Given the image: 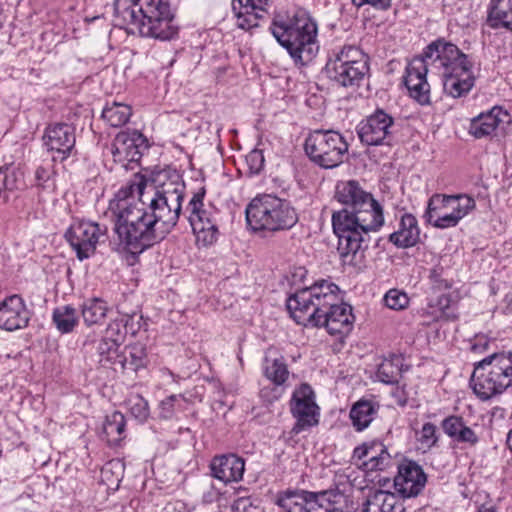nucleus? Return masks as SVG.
<instances>
[{
  "label": "nucleus",
  "instance_id": "f257e3e1",
  "mask_svg": "<svg viewBox=\"0 0 512 512\" xmlns=\"http://www.w3.org/2000/svg\"><path fill=\"white\" fill-rule=\"evenodd\" d=\"M184 192L175 170L158 172L152 183L136 175L122 187L108 207L122 249L139 254L163 240L179 220Z\"/></svg>",
  "mask_w": 512,
  "mask_h": 512
},
{
  "label": "nucleus",
  "instance_id": "f03ea898",
  "mask_svg": "<svg viewBox=\"0 0 512 512\" xmlns=\"http://www.w3.org/2000/svg\"><path fill=\"white\" fill-rule=\"evenodd\" d=\"M334 198L344 207L332 213V228L338 237L337 251L343 265L360 269L365 265V252L370 232L384 224L381 205L355 180L336 185Z\"/></svg>",
  "mask_w": 512,
  "mask_h": 512
},
{
  "label": "nucleus",
  "instance_id": "7ed1b4c3",
  "mask_svg": "<svg viewBox=\"0 0 512 512\" xmlns=\"http://www.w3.org/2000/svg\"><path fill=\"white\" fill-rule=\"evenodd\" d=\"M339 288L327 281L298 290L287 299V309L297 324L325 327L329 334L344 336L353 327L352 308L339 302Z\"/></svg>",
  "mask_w": 512,
  "mask_h": 512
},
{
  "label": "nucleus",
  "instance_id": "20e7f679",
  "mask_svg": "<svg viewBox=\"0 0 512 512\" xmlns=\"http://www.w3.org/2000/svg\"><path fill=\"white\" fill-rule=\"evenodd\" d=\"M116 19L126 29L143 37L170 40L178 33L170 0H129L117 3Z\"/></svg>",
  "mask_w": 512,
  "mask_h": 512
},
{
  "label": "nucleus",
  "instance_id": "39448f33",
  "mask_svg": "<svg viewBox=\"0 0 512 512\" xmlns=\"http://www.w3.org/2000/svg\"><path fill=\"white\" fill-rule=\"evenodd\" d=\"M429 65L443 68V72L472 67L468 56L462 53L455 44L444 40H437L429 44L422 57H416L408 64L404 77V83L410 96L421 105L430 103V85L426 78Z\"/></svg>",
  "mask_w": 512,
  "mask_h": 512
},
{
  "label": "nucleus",
  "instance_id": "423d86ee",
  "mask_svg": "<svg viewBox=\"0 0 512 512\" xmlns=\"http://www.w3.org/2000/svg\"><path fill=\"white\" fill-rule=\"evenodd\" d=\"M271 32L281 46L287 49L295 64L310 63L319 51L317 24L307 13L300 11L292 17L277 16Z\"/></svg>",
  "mask_w": 512,
  "mask_h": 512
},
{
  "label": "nucleus",
  "instance_id": "0eeeda50",
  "mask_svg": "<svg viewBox=\"0 0 512 512\" xmlns=\"http://www.w3.org/2000/svg\"><path fill=\"white\" fill-rule=\"evenodd\" d=\"M245 212L247 225L255 232L288 230L298 221L290 203L272 194L256 196L248 204Z\"/></svg>",
  "mask_w": 512,
  "mask_h": 512
},
{
  "label": "nucleus",
  "instance_id": "6e6552de",
  "mask_svg": "<svg viewBox=\"0 0 512 512\" xmlns=\"http://www.w3.org/2000/svg\"><path fill=\"white\" fill-rule=\"evenodd\" d=\"M470 384L482 400L501 394L512 386V352L493 353L478 362Z\"/></svg>",
  "mask_w": 512,
  "mask_h": 512
},
{
  "label": "nucleus",
  "instance_id": "1a4fd4ad",
  "mask_svg": "<svg viewBox=\"0 0 512 512\" xmlns=\"http://www.w3.org/2000/svg\"><path fill=\"white\" fill-rule=\"evenodd\" d=\"M369 72L368 56L355 45L334 51L325 65L327 77L342 87H358Z\"/></svg>",
  "mask_w": 512,
  "mask_h": 512
},
{
  "label": "nucleus",
  "instance_id": "9d476101",
  "mask_svg": "<svg viewBox=\"0 0 512 512\" xmlns=\"http://www.w3.org/2000/svg\"><path fill=\"white\" fill-rule=\"evenodd\" d=\"M305 152L312 162L325 169L335 168L343 162L349 145L334 130H315L305 140Z\"/></svg>",
  "mask_w": 512,
  "mask_h": 512
},
{
  "label": "nucleus",
  "instance_id": "9b49d317",
  "mask_svg": "<svg viewBox=\"0 0 512 512\" xmlns=\"http://www.w3.org/2000/svg\"><path fill=\"white\" fill-rule=\"evenodd\" d=\"M475 206L474 198L468 195L434 194L428 201L425 217L436 228H451L474 210Z\"/></svg>",
  "mask_w": 512,
  "mask_h": 512
},
{
  "label": "nucleus",
  "instance_id": "f8f14e48",
  "mask_svg": "<svg viewBox=\"0 0 512 512\" xmlns=\"http://www.w3.org/2000/svg\"><path fill=\"white\" fill-rule=\"evenodd\" d=\"M65 238L76 252L79 260L88 259L96 250L97 244L107 238V227L95 222L74 221L65 233Z\"/></svg>",
  "mask_w": 512,
  "mask_h": 512
},
{
  "label": "nucleus",
  "instance_id": "ddd939ff",
  "mask_svg": "<svg viewBox=\"0 0 512 512\" xmlns=\"http://www.w3.org/2000/svg\"><path fill=\"white\" fill-rule=\"evenodd\" d=\"M43 143L53 153V161H64L76 154L75 128L68 123H53L46 127Z\"/></svg>",
  "mask_w": 512,
  "mask_h": 512
},
{
  "label": "nucleus",
  "instance_id": "4468645a",
  "mask_svg": "<svg viewBox=\"0 0 512 512\" xmlns=\"http://www.w3.org/2000/svg\"><path fill=\"white\" fill-rule=\"evenodd\" d=\"M393 118L385 111L378 109L358 126V136L362 143L377 146L390 138L393 128Z\"/></svg>",
  "mask_w": 512,
  "mask_h": 512
},
{
  "label": "nucleus",
  "instance_id": "2eb2a0df",
  "mask_svg": "<svg viewBox=\"0 0 512 512\" xmlns=\"http://www.w3.org/2000/svg\"><path fill=\"white\" fill-rule=\"evenodd\" d=\"M317 405L314 401L313 391L307 384L301 385L293 393L291 400V412L297 419V422L293 428L295 433H299L306 427L317 424Z\"/></svg>",
  "mask_w": 512,
  "mask_h": 512
},
{
  "label": "nucleus",
  "instance_id": "dca6fc26",
  "mask_svg": "<svg viewBox=\"0 0 512 512\" xmlns=\"http://www.w3.org/2000/svg\"><path fill=\"white\" fill-rule=\"evenodd\" d=\"M30 312L23 298L14 294L0 301V328L15 331L28 326Z\"/></svg>",
  "mask_w": 512,
  "mask_h": 512
},
{
  "label": "nucleus",
  "instance_id": "f3484780",
  "mask_svg": "<svg viewBox=\"0 0 512 512\" xmlns=\"http://www.w3.org/2000/svg\"><path fill=\"white\" fill-rule=\"evenodd\" d=\"M340 494L335 490L320 492L286 490L277 495L276 504L284 512H306L308 503L312 498L321 497L323 501L335 503Z\"/></svg>",
  "mask_w": 512,
  "mask_h": 512
},
{
  "label": "nucleus",
  "instance_id": "a211bd4d",
  "mask_svg": "<svg viewBox=\"0 0 512 512\" xmlns=\"http://www.w3.org/2000/svg\"><path fill=\"white\" fill-rule=\"evenodd\" d=\"M426 483V476L422 468L412 461H406L398 466V473L394 478V486L403 497L417 496Z\"/></svg>",
  "mask_w": 512,
  "mask_h": 512
},
{
  "label": "nucleus",
  "instance_id": "6ab92c4d",
  "mask_svg": "<svg viewBox=\"0 0 512 512\" xmlns=\"http://www.w3.org/2000/svg\"><path fill=\"white\" fill-rule=\"evenodd\" d=\"M145 138L137 130L119 132L112 145V154L115 161L134 162L141 158L140 148Z\"/></svg>",
  "mask_w": 512,
  "mask_h": 512
},
{
  "label": "nucleus",
  "instance_id": "aec40b11",
  "mask_svg": "<svg viewBox=\"0 0 512 512\" xmlns=\"http://www.w3.org/2000/svg\"><path fill=\"white\" fill-rule=\"evenodd\" d=\"M510 122L509 113L499 106L474 117L469 125V133L477 139L492 136L498 127Z\"/></svg>",
  "mask_w": 512,
  "mask_h": 512
},
{
  "label": "nucleus",
  "instance_id": "412c9836",
  "mask_svg": "<svg viewBox=\"0 0 512 512\" xmlns=\"http://www.w3.org/2000/svg\"><path fill=\"white\" fill-rule=\"evenodd\" d=\"M269 0H232L237 27L249 30L258 26V20L267 13Z\"/></svg>",
  "mask_w": 512,
  "mask_h": 512
},
{
  "label": "nucleus",
  "instance_id": "4be33fe9",
  "mask_svg": "<svg viewBox=\"0 0 512 512\" xmlns=\"http://www.w3.org/2000/svg\"><path fill=\"white\" fill-rule=\"evenodd\" d=\"M211 470L213 476L224 483L237 482L243 477L245 462L235 454L222 455L212 460Z\"/></svg>",
  "mask_w": 512,
  "mask_h": 512
},
{
  "label": "nucleus",
  "instance_id": "5701e85b",
  "mask_svg": "<svg viewBox=\"0 0 512 512\" xmlns=\"http://www.w3.org/2000/svg\"><path fill=\"white\" fill-rule=\"evenodd\" d=\"M442 75L444 92L453 98L465 96L474 86L475 78L472 73V67L461 68L452 72H443Z\"/></svg>",
  "mask_w": 512,
  "mask_h": 512
},
{
  "label": "nucleus",
  "instance_id": "b1692460",
  "mask_svg": "<svg viewBox=\"0 0 512 512\" xmlns=\"http://www.w3.org/2000/svg\"><path fill=\"white\" fill-rule=\"evenodd\" d=\"M420 239V229L415 216L405 213L401 217L399 229L390 234L389 240L399 248L416 245Z\"/></svg>",
  "mask_w": 512,
  "mask_h": 512
},
{
  "label": "nucleus",
  "instance_id": "393cba45",
  "mask_svg": "<svg viewBox=\"0 0 512 512\" xmlns=\"http://www.w3.org/2000/svg\"><path fill=\"white\" fill-rule=\"evenodd\" d=\"M204 197L205 189L201 188L198 192L194 193L187 205L186 211L189 213L188 220L192 229L196 228L197 221L203 225L206 221L213 222L218 218V212L214 207H205Z\"/></svg>",
  "mask_w": 512,
  "mask_h": 512
},
{
  "label": "nucleus",
  "instance_id": "a878e982",
  "mask_svg": "<svg viewBox=\"0 0 512 512\" xmlns=\"http://www.w3.org/2000/svg\"><path fill=\"white\" fill-rule=\"evenodd\" d=\"M120 346L115 340H110V338L103 336L97 345L99 363L103 367H109L114 370H117L118 367L125 370L126 357L119 352Z\"/></svg>",
  "mask_w": 512,
  "mask_h": 512
},
{
  "label": "nucleus",
  "instance_id": "bb28decb",
  "mask_svg": "<svg viewBox=\"0 0 512 512\" xmlns=\"http://www.w3.org/2000/svg\"><path fill=\"white\" fill-rule=\"evenodd\" d=\"M397 497L384 490L369 491L362 512H396Z\"/></svg>",
  "mask_w": 512,
  "mask_h": 512
},
{
  "label": "nucleus",
  "instance_id": "cd10ccee",
  "mask_svg": "<svg viewBox=\"0 0 512 512\" xmlns=\"http://www.w3.org/2000/svg\"><path fill=\"white\" fill-rule=\"evenodd\" d=\"M443 431L454 441L474 445L478 442L475 432L465 425L461 417L449 416L442 421Z\"/></svg>",
  "mask_w": 512,
  "mask_h": 512
},
{
  "label": "nucleus",
  "instance_id": "c85d7f7f",
  "mask_svg": "<svg viewBox=\"0 0 512 512\" xmlns=\"http://www.w3.org/2000/svg\"><path fill=\"white\" fill-rule=\"evenodd\" d=\"M378 411V405L366 399L357 401L350 410V419L357 431L367 428Z\"/></svg>",
  "mask_w": 512,
  "mask_h": 512
},
{
  "label": "nucleus",
  "instance_id": "c756f323",
  "mask_svg": "<svg viewBox=\"0 0 512 512\" xmlns=\"http://www.w3.org/2000/svg\"><path fill=\"white\" fill-rule=\"evenodd\" d=\"M488 21L492 27L503 26L512 30V0H491Z\"/></svg>",
  "mask_w": 512,
  "mask_h": 512
},
{
  "label": "nucleus",
  "instance_id": "7c9ffc66",
  "mask_svg": "<svg viewBox=\"0 0 512 512\" xmlns=\"http://www.w3.org/2000/svg\"><path fill=\"white\" fill-rule=\"evenodd\" d=\"M126 420L119 411L107 415L103 423V434L109 445H117L125 438Z\"/></svg>",
  "mask_w": 512,
  "mask_h": 512
},
{
  "label": "nucleus",
  "instance_id": "2f4dec72",
  "mask_svg": "<svg viewBox=\"0 0 512 512\" xmlns=\"http://www.w3.org/2000/svg\"><path fill=\"white\" fill-rule=\"evenodd\" d=\"M402 368V356L393 354L380 363L376 375L377 378L385 384H397L401 377Z\"/></svg>",
  "mask_w": 512,
  "mask_h": 512
},
{
  "label": "nucleus",
  "instance_id": "473e14b6",
  "mask_svg": "<svg viewBox=\"0 0 512 512\" xmlns=\"http://www.w3.org/2000/svg\"><path fill=\"white\" fill-rule=\"evenodd\" d=\"M109 308L100 298H91L82 305V317L87 326L100 325L106 318Z\"/></svg>",
  "mask_w": 512,
  "mask_h": 512
},
{
  "label": "nucleus",
  "instance_id": "72a5a7b5",
  "mask_svg": "<svg viewBox=\"0 0 512 512\" xmlns=\"http://www.w3.org/2000/svg\"><path fill=\"white\" fill-rule=\"evenodd\" d=\"M131 114L130 106L114 102L103 109L102 118L109 123L110 126L117 128L125 125L130 119Z\"/></svg>",
  "mask_w": 512,
  "mask_h": 512
},
{
  "label": "nucleus",
  "instance_id": "f704fd0d",
  "mask_svg": "<svg viewBox=\"0 0 512 512\" xmlns=\"http://www.w3.org/2000/svg\"><path fill=\"white\" fill-rule=\"evenodd\" d=\"M52 320L61 333H69L78 323L76 309L70 305L57 307L53 311Z\"/></svg>",
  "mask_w": 512,
  "mask_h": 512
},
{
  "label": "nucleus",
  "instance_id": "c9c22d12",
  "mask_svg": "<svg viewBox=\"0 0 512 512\" xmlns=\"http://www.w3.org/2000/svg\"><path fill=\"white\" fill-rule=\"evenodd\" d=\"M264 374L268 380H270L276 386H280L285 383L289 377V371L284 359L265 358Z\"/></svg>",
  "mask_w": 512,
  "mask_h": 512
},
{
  "label": "nucleus",
  "instance_id": "e433bc0d",
  "mask_svg": "<svg viewBox=\"0 0 512 512\" xmlns=\"http://www.w3.org/2000/svg\"><path fill=\"white\" fill-rule=\"evenodd\" d=\"M193 233L196 236V242L198 245L208 247L213 245L218 240L219 230L218 221L205 222L203 225L201 222H196V228H193Z\"/></svg>",
  "mask_w": 512,
  "mask_h": 512
},
{
  "label": "nucleus",
  "instance_id": "4c0bfd02",
  "mask_svg": "<svg viewBox=\"0 0 512 512\" xmlns=\"http://www.w3.org/2000/svg\"><path fill=\"white\" fill-rule=\"evenodd\" d=\"M23 185V172L17 168H0V198L6 191L19 189Z\"/></svg>",
  "mask_w": 512,
  "mask_h": 512
},
{
  "label": "nucleus",
  "instance_id": "58836bf2",
  "mask_svg": "<svg viewBox=\"0 0 512 512\" xmlns=\"http://www.w3.org/2000/svg\"><path fill=\"white\" fill-rule=\"evenodd\" d=\"M415 434L418 448L424 452L430 450L438 442L437 427L431 422L424 423Z\"/></svg>",
  "mask_w": 512,
  "mask_h": 512
},
{
  "label": "nucleus",
  "instance_id": "ea45409f",
  "mask_svg": "<svg viewBox=\"0 0 512 512\" xmlns=\"http://www.w3.org/2000/svg\"><path fill=\"white\" fill-rule=\"evenodd\" d=\"M385 449V445L381 442L363 443L354 449L353 459L356 461V464L359 465V463L364 460H373Z\"/></svg>",
  "mask_w": 512,
  "mask_h": 512
},
{
  "label": "nucleus",
  "instance_id": "a19ab883",
  "mask_svg": "<svg viewBox=\"0 0 512 512\" xmlns=\"http://www.w3.org/2000/svg\"><path fill=\"white\" fill-rule=\"evenodd\" d=\"M131 318L132 317L129 315H121L119 318L111 321L105 331L104 336L110 338V340H115L116 343L121 345L127 333L126 327L128 321Z\"/></svg>",
  "mask_w": 512,
  "mask_h": 512
},
{
  "label": "nucleus",
  "instance_id": "79ce46f5",
  "mask_svg": "<svg viewBox=\"0 0 512 512\" xmlns=\"http://www.w3.org/2000/svg\"><path fill=\"white\" fill-rule=\"evenodd\" d=\"M131 415L139 422H144L149 417V405L141 395L131 396L129 401Z\"/></svg>",
  "mask_w": 512,
  "mask_h": 512
},
{
  "label": "nucleus",
  "instance_id": "37998d69",
  "mask_svg": "<svg viewBox=\"0 0 512 512\" xmlns=\"http://www.w3.org/2000/svg\"><path fill=\"white\" fill-rule=\"evenodd\" d=\"M451 304V298L447 294L439 295L435 300L431 299L428 308L431 309V315L434 320L442 317H449L448 309Z\"/></svg>",
  "mask_w": 512,
  "mask_h": 512
},
{
  "label": "nucleus",
  "instance_id": "c03bdc74",
  "mask_svg": "<svg viewBox=\"0 0 512 512\" xmlns=\"http://www.w3.org/2000/svg\"><path fill=\"white\" fill-rule=\"evenodd\" d=\"M129 357V361L126 359V369H131L136 372L140 368L145 367L147 362V355L146 350L142 345L131 346Z\"/></svg>",
  "mask_w": 512,
  "mask_h": 512
},
{
  "label": "nucleus",
  "instance_id": "a18cd8bd",
  "mask_svg": "<svg viewBox=\"0 0 512 512\" xmlns=\"http://www.w3.org/2000/svg\"><path fill=\"white\" fill-rule=\"evenodd\" d=\"M392 462L391 455L388 453L387 448L378 454L373 460H364L359 463V466L366 471L385 470Z\"/></svg>",
  "mask_w": 512,
  "mask_h": 512
},
{
  "label": "nucleus",
  "instance_id": "49530a36",
  "mask_svg": "<svg viewBox=\"0 0 512 512\" xmlns=\"http://www.w3.org/2000/svg\"><path fill=\"white\" fill-rule=\"evenodd\" d=\"M384 303L390 309L401 310L407 307L409 298L406 293L397 289H391L385 294Z\"/></svg>",
  "mask_w": 512,
  "mask_h": 512
},
{
  "label": "nucleus",
  "instance_id": "de8ad7c7",
  "mask_svg": "<svg viewBox=\"0 0 512 512\" xmlns=\"http://www.w3.org/2000/svg\"><path fill=\"white\" fill-rule=\"evenodd\" d=\"M444 270L442 267L437 266L434 267L430 271L429 278L432 282L433 288L442 291V290H448L451 288L452 284L451 281L444 277Z\"/></svg>",
  "mask_w": 512,
  "mask_h": 512
},
{
  "label": "nucleus",
  "instance_id": "09e8293b",
  "mask_svg": "<svg viewBox=\"0 0 512 512\" xmlns=\"http://www.w3.org/2000/svg\"><path fill=\"white\" fill-rule=\"evenodd\" d=\"M246 162L252 174H258L264 167V156L261 150L254 149L246 156Z\"/></svg>",
  "mask_w": 512,
  "mask_h": 512
},
{
  "label": "nucleus",
  "instance_id": "8fccbe9b",
  "mask_svg": "<svg viewBox=\"0 0 512 512\" xmlns=\"http://www.w3.org/2000/svg\"><path fill=\"white\" fill-rule=\"evenodd\" d=\"M54 174L53 166L50 163L39 165L35 170V182L39 187H46Z\"/></svg>",
  "mask_w": 512,
  "mask_h": 512
},
{
  "label": "nucleus",
  "instance_id": "3c124183",
  "mask_svg": "<svg viewBox=\"0 0 512 512\" xmlns=\"http://www.w3.org/2000/svg\"><path fill=\"white\" fill-rule=\"evenodd\" d=\"M179 398L178 395H170L159 404V416L163 419H170L174 414V403Z\"/></svg>",
  "mask_w": 512,
  "mask_h": 512
},
{
  "label": "nucleus",
  "instance_id": "603ef678",
  "mask_svg": "<svg viewBox=\"0 0 512 512\" xmlns=\"http://www.w3.org/2000/svg\"><path fill=\"white\" fill-rule=\"evenodd\" d=\"M352 3L357 7L371 5L376 9L385 10L390 7L391 0H352Z\"/></svg>",
  "mask_w": 512,
  "mask_h": 512
},
{
  "label": "nucleus",
  "instance_id": "864d4df0",
  "mask_svg": "<svg viewBox=\"0 0 512 512\" xmlns=\"http://www.w3.org/2000/svg\"><path fill=\"white\" fill-rule=\"evenodd\" d=\"M252 502L249 497H239L232 505L233 512H251Z\"/></svg>",
  "mask_w": 512,
  "mask_h": 512
},
{
  "label": "nucleus",
  "instance_id": "5fc2aeb1",
  "mask_svg": "<svg viewBox=\"0 0 512 512\" xmlns=\"http://www.w3.org/2000/svg\"><path fill=\"white\" fill-rule=\"evenodd\" d=\"M324 502L321 497L312 498L308 503L306 512H326L327 507L323 506Z\"/></svg>",
  "mask_w": 512,
  "mask_h": 512
},
{
  "label": "nucleus",
  "instance_id": "6e6d98bb",
  "mask_svg": "<svg viewBox=\"0 0 512 512\" xmlns=\"http://www.w3.org/2000/svg\"><path fill=\"white\" fill-rule=\"evenodd\" d=\"M489 345L488 340L485 337L477 338L476 342L471 345L473 352H481L487 350Z\"/></svg>",
  "mask_w": 512,
  "mask_h": 512
},
{
  "label": "nucleus",
  "instance_id": "4d7b16f0",
  "mask_svg": "<svg viewBox=\"0 0 512 512\" xmlns=\"http://www.w3.org/2000/svg\"><path fill=\"white\" fill-rule=\"evenodd\" d=\"M271 392H274L273 396H269V393H270V389L265 387L263 389H261L260 391V396L267 400L268 402H272L273 400L277 399L278 398V394H276V389H271Z\"/></svg>",
  "mask_w": 512,
  "mask_h": 512
},
{
  "label": "nucleus",
  "instance_id": "13d9d810",
  "mask_svg": "<svg viewBox=\"0 0 512 512\" xmlns=\"http://www.w3.org/2000/svg\"><path fill=\"white\" fill-rule=\"evenodd\" d=\"M5 22H6V15L4 13L2 6L0 5V30L3 28Z\"/></svg>",
  "mask_w": 512,
  "mask_h": 512
},
{
  "label": "nucleus",
  "instance_id": "bf43d9fd",
  "mask_svg": "<svg viewBox=\"0 0 512 512\" xmlns=\"http://www.w3.org/2000/svg\"><path fill=\"white\" fill-rule=\"evenodd\" d=\"M215 494H216V492L211 491V492L207 493V494L204 496V498H205V500H206V501H210V502H211V501H213V496H214Z\"/></svg>",
  "mask_w": 512,
  "mask_h": 512
},
{
  "label": "nucleus",
  "instance_id": "052dcab7",
  "mask_svg": "<svg viewBox=\"0 0 512 512\" xmlns=\"http://www.w3.org/2000/svg\"><path fill=\"white\" fill-rule=\"evenodd\" d=\"M507 443L512 451V430L508 433Z\"/></svg>",
  "mask_w": 512,
  "mask_h": 512
},
{
  "label": "nucleus",
  "instance_id": "680f3d73",
  "mask_svg": "<svg viewBox=\"0 0 512 512\" xmlns=\"http://www.w3.org/2000/svg\"><path fill=\"white\" fill-rule=\"evenodd\" d=\"M479 512H495V511L493 509H491V508H481L479 510Z\"/></svg>",
  "mask_w": 512,
  "mask_h": 512
},
{
  "label": "nucleus",
  "instance_id": "e2e57ef3",
  "mask_svg": "<svg viewBox=\"0 0 512 512\" xmlns=\"http://www.w3.org/2000/svg\"><path fill=\"white\" fill-rule=\"evenodd\" d=\"M418 512H426V511H425V510H420V511H418Z\"/></svg>",
  "mask_w": 512,
  "mask_h": 512
}]
</instances>
